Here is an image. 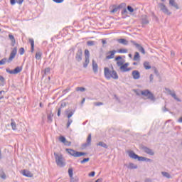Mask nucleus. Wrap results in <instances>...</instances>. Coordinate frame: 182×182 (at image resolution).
Segmentation results:
<instances>
[{"label": "nucleus", "instance_id": "obj_1", "mask_svg": "<svg viewBox=\"0 0 182 182\" xmlns=\"http://www.w3.org/2000/svg\"><path fill=\"white\" fill-rule=\"evenodd\" d=\"M104 75L105 77L107 78V80H110V79L117 80V79H119V75H117V72L114 70L113 67H112V70H110L109 68L105 67L104 68Z\"/></svg>", "mask_w": 182, "mask_h": 182}, {"label": "nucleus", "instance_id": "obj_2", "mask_svg": "<svg viewBox=\"0 0 182 182\" xmlns=\"http://www.w3.org/2000/svg\"><path fill=\"white\" fill-rule=\"evenodd\" d=\"M17 53H18V48L15 47L11 50L9 59H7L6 58H4L0 60V66H2V65H5L6 62H8V63H11V62L14 60V59H15V56H16Z\"/></svg>", "mask_w": 182, "mask_h": 182}, {"label": "nucleus", "instance_id": "obj_3", "mask_svg": "<svg viewBox=\"0 0 182 182\" xmlns=\"http://www.w3.org/2000/svg\"><path fill=\"white\" fill-rule=\"evenodd\" d=\"M54 156L55 157V163L58 167H65L66 166L63 154L55 152Z\"/></svg>", "mask_w": 182, "mask_h": 182}, {"label": "nucleus", "instance_id": "obj_4", "mask_svg": "<svg viewBox=\"0 0 182 182\" xmlns=\"http://www.w3.org/2000/svg\"><path fill=\"white\" fill-rule=\"evenodd\" d=\"M141 95H142V96H145V97H147V99L151 100L152 102L156 101V97H154V95H153L152 92H150V90H144L141 91Z\"/></svg>", "mask_w": 182, "mask_h": 182}, {"label": "nucleus", "instance_id": "obj_5", "mask_svg": "<svg viewBox=\"0 0 182 182\" xmlns=\"http://www.w3.org/2000/svg\"><path fill=\"white\" fill-rule=\"evenodd\" d=\"M130 42L132 43V45H134V46H135V48H136V49H138L139 52H141V53H142V55H146V50H144V48L141 46V45L136 43L134 41H131Z\"/></svg>", "mask_w": 182, "mask_h": 182}, {"label": "nucleus", "instance_id": "obj_6", "mask_svg": "<svg viewBox=\"0 0 182 182\" xmlns=\"http://www.w3.org/2000/svg\"><path fill=\"white\" fill-rule=\"evenodd\" d=\"M6 72H7V73H10V75H18V73H20V72H22V68L21 67H16L13 70H10L9 68H6Z\"/></svg>", "mask_w": 182, "mask_h": 182}, {"label": "nucleus", "instance_id": "obj_7", "mask_svg": "<svg viewBox=\"0 0 182 182\" xmlns=\"http://www.w3.org/2000/svg\"><path fill=\"white\" fill-rule=\"evenodd\" d=\"M159 8L160 9V11H162L164 14L166 15H171V12L168 11V9L164 5L163 3L159 4Z\"/></svg>", "mask_w": 182, "mask_h": 182}, {"label": "nucleus", "instance_id": "obj_8", "mask_svg": "<svg viewBox=\"0 0 182 182\" xmlns=\"http://www.w3.org/2000/svg\"><path fill=\"white\" fill-rule=\"evenodd\" d=\"M114 60L117 62V66H118L119 68L123 65V64H124V62H126V60L123 59L121 55L117 56Z\"/></svg>", "mask_w": 182, "mask_h": 182}, {"label": "nucleus", "instance_id": "obj_9", "mask_svg": "<svg viewBox=\"0 0 182 182\" xmlns=\"http://www.w3.org/2000/svg\"><path fill=\"white\" fill-rule=\"evenodd\" d=\"M82 56H83V51L82 50V48H80L77 50L75 54V60H77V62H82Z\"/></svg>", "mask_w": 182, "mask_h": 182}, {"label": "nucleus", "instance_id": "obj_10", "mask_svg": "<svg viewBox=\"0 0 182 182\" xmlns=\"http://www.w3.org/2000/svg\"><path fill=\"white\" fill-rule=\"evenodd\" d=\"M141 149L144 151V153H146V154H149V156H154V151H153L151 149L145 146H141Z\"/></svg>", "mask_w": 182, "mask_h": 182}, {"label": "nucleus", "instance_id": "obj_11", "mask_svg": "<svg viewBox=\"0 0 182 182\" xmlns=\"http://www.w3.org/2000/svg\"><path fill=\"white\" fill-rule=\"evenodd\" d=\"M92 144V134H89L87 138V141L85 144H82V148L86 149V147H89Z\"/></svg>", "mask_w": 182, "mask_h": 182}, {"label": "nucleus", "instance_id": "obj_12", "mask_svg": "<svg viewBox=\"0 0 182 182\" xmlns=\"http://www.w3.org/2000/svg\"><path fill=\"white\" fill-rule=\"evenodd\" d=\"M132 75L133 79L135 80H138V79H140V72L139 70H133L132 73Z\"/></svg>", "mask_w": 182, "mask_h": 182}, {"label": "nucleus", "instance_id": "obj_13", "mask_svg": "<svg viewBox=\"0 0 182 182\" xmlns=\"http://www.w3.org/2000/svg\"><path fill=\"white\" fill-rule=\"evenodd\" d=\"M65 151L70 154V156H73V157H77V151H75L72 149H66Z\"/></svg>", "mask_w": 182, "mask_h": 182}, {"label": "nucleus", "instance_id": "obj_14", "mask_svg": "<svg viewBox=\"0 0 182 182\" xmlns=\"http://www.w3.org/2000/svg\"><path fill=\"white\" fill-rule=\"evenodd\" d=\"M116 52L117 51H116L115 50L109 51L107 53V55H108L106 56V59H113L114 58V55L116 54Z\"/></svg>", "mask_w": 182, "mask_h": 182}, {"label": "nucleus", "instance_id": "obj_15", "mask_svg": "<svg viewBox=\"0 0 182 182\" xmlns=\"http://www.w3.org/2000/svg\"><path fill=\"white\" fill-rule=\"evenodd\" d=\"M168 92L169 95L171 97H173L175 100H176V102H181V100H180V98H178L177 97V95H176V92H172L171 90H168Z\"/></svg>", "mask_w": 182, "mask_h": 182}, {"label": "nucleus", "instance_id": "obj_16", "mask_svg": "<svg viewBox=\"0 0 182 182\" xmlns=\"http://www.w3.org/2000/svg\"><path fill=\"white\" fill-rule=\"evenodd\" d=\"M21 174L23 175V176H25V177H33V173H31V171H27V170H23V171H22V173H21Z\"/></svg>", "mask_w": 182, "mask_h": 182}, {"label": "nucleus", "instance_id": "obj_17", "mask_svg": "<svg viewBox=\"0 0 182 182\" xmlns=\"http://www.w3.org/2000/svg\"><path fill=\"white\" fill-rule=\"evenodd\" d=\"M169 5L175 8V9H179L178 4L176 2V0H169Z\"/></svg>", "mask_w": 182, "mask_h": 182}, {"label": "nucleus", "instance_id": "obj_18", "mask_svg": "<svg viewBox=\"0 0 182 182\" xmlns=\"http://www.w3.org/2000/svg\"><path fill=\"white\" fill-rule=\"evenodd\" d=\"M99 70V66L97 65V63L95 62V60H92V70L94 73H97Z\"/></svg>", "mask_w": 182, "mask_h": 182}, {"label": "nucleus", "instance_id": "obj_19", "mask_svg": "<svg viewBox=\"0 0 182 182\" xmlns=\"http://www.w3.org/2000/svg\"><path fill=\"white\" fill-rule=\"evenodd\" d=\"M119 70L124 73L126 72H130V70H132V68H127L122 65L119 67Z\"/></svg>", "mask_w": 182, "mask_h": 182}, {"label": "nucleus", "instance_id": "obj_20", "mask_svg": "<svg viewBox=\"0 0 182 182\" xmlns=\"http://www.w3.org/2000/svg\"><path fill=\"white\" fill-rule=\"evenodd\" d=\"M129 156L131 159H134V160H137V158L139 157V155L136 154V153H134V151H129Z\"/></svg>", "mask_w": 182, "mask_h": 182}, {"label": "nucleus", "instance_id": "obj_21", "mask_svg": "<svg viewBox=\"0 0 182 182\" xmlns=\"http://www.w3.org/2000/svg\"><path fill=\"white\" fill-rule=\"evenodd\" d=\"M141 23H142V25H148V23H149V18H147V16H146V15L142 16Z\"/></svg>", "mask_w": 182, "mask_h": 182}, {"label": "nucleus", "instance_id": "obj_22", "mask_svg": "<svg viewBox=\"0 0 182 182\" xmlns=\"http://www.w3.org/2000/svg\"><path fill=\"white\" fill-rule=\"evenodd\" d=\"M9 38L11 41V46H15V44L16 43V40H15V37L14 36V35L9 34Z\"/></svg>", "mask_w": 182, "mask_h": 182}, {"label": "nucleus", "instance_id": "obj_23", "mask_svg": "<svg viewBox=\"0 0 182 182\" xmlns=\"http://www.w3.org/2000/svg\"><path fill=\"white\" fill-rule=\"evenodd\" d=\"M47 122L48 123H52L53 120V113H52V112H50L49 114H48L47 115Z\"/></svg>", "mask_w": 182, "mask_h": 182}, {"label": "nucleus", "instance_id": "obj_24", "mask_svg": "<svg viewBox=\"0 0 182 182\" xmlns=\"http://www.w3.org/2000/svg\"><path fill=\"white\" fill-rule=\"evenodd\" d=\"M117 42L119 43H121L122 45H124V46L129 45V41L124 38H119L117 40Z\"/></svg>", "mask_w": 182, "mask_h": 182}, {"label": "nucleus", "instance_id": "obj_25", "mask_svg": "<svg viewBox=\"0 0 182 182\" xmlns=\"http://www.w3.org/2000/svg\"><path fill=\"white\" fill-rule=\"evenodd\" d=\"M133 60H135L136 62H139L140 60V54L139 52H135Z\"/></svg>", "mask_w": 182, "mask_h": 182}, {"label": "nucleus", "instance_id": "obj_26", "mask_svg": "<svg viewBox=\"0 0 182 182\" xmlns=\"http://www.w3.org/2000/svg\"><path fill=\"white\" fill-rule=\"evenodd\" d=\"M137 165L133 164V163H129V165L127 166V168H129V170H134L137 168Z\"/></svg>", "mask_w": 182, "mask_h": 182}, {"label": "nucleus", "instance_id": "obj_27", "mask_svg": "<svg viewBox=\"0 0 182 182\" xmlns=\"http://www.w3.org/2000/svg\"><path fill=\"white\" fill-rule=\"evenodd\" d=\"M161 174H162L163 177H166V178H173V176H171V175L170 173H168V172L162 171Z\"/></svg>", "mask_w": 182, "mask_h": 182}, {"label": "nucleus", "instance_id": "obj_28", "mask_svg": "<svg viewBox=\"0 0 182 182\" xmlns=\"http://www.w3.org/2000/svg\"><path fill=\"white\" fill-rule=\"evenodd\" d=\"M97 146H100V147H103L104 149H109V146L106 144V143L103 141H100L98 144H97Z\"/></svg>", "mask_w": 182, "mask_h": 182}, {"label": "nucleus", "instance_id": "obj_29", "mask_svg": "<svg viewBox=\"0 0 182 182\" xmlns=\"http://www.w3.org/2000/svg\"><path fill=\"white\" fill-rule=\"evenodd\" d=\"M29 42L31 43V52L33 53V50H35V41H33V38H29Z\"/></svg>", "mask_w": 182, "mask_h": 182}, {"label": "nucleus", "instance_id": "obj_30", "mask_svg": "<svg viewBox=\"0 0 182 182\" xmlns=\"http://www.w3.org/2000/svg\"><path fill=\"white\" fill-rule=\"evenodd\" d=\"M144 68L146 70H149V69H151V66L150 65V63L146 61L144 63Z\"/></svg>", "mask_w": 182, "mask_h": 182}, {"label": "nucleus", "instance_id": "obj_31", "mask_svg": "<svg viewBox=\"0 0 182 182\" xmlns=\"http://www.w3.org/2000/svg\"><path fill=\"white\" fill-rule=\"evenodd\" d=\"M112 8L113 9L111 10V14H116V12H118V11L119 10V7L115 5H114Z\"/></svg>", "mask_w": 182, "mask_h": 182}, {"label": "nucleus", "instance_id": "obj_32", "mask_svg": "<svg viewBox=\"0 0 182 182\" xmlns=\"http://www.w3.org/2000/svg\"><path fill=\"white\" fill-rule=\"evenodd\" d=\"M42 58V52L41 51H38L36 53V59H37V60H41Z\"/></svg>", "mask_w": 182, "mask_h": 182}, {"label": "nucleus", "instance_id": "obj_33", "mask_svg": "<svg viewBox=\"0 0 182 182\" xmlns=\"http://www.w3.org/2000/svg\"><path fill=\"white\" fill-rule=\"evenodd\" d=\"M75 90L76 92H86V88L83 87H77Z\"/></svg>", "mask_w": 182, "mask_h": 182}, {"label": "nucleus", "instance_id": "obj_34", "mask_svg": "<svg viewBox=\"0 0 182 182\" xmlns=\"http://www.w3.org/2000/svg\"><path fill=\"white\" fill-rule=\"evenodd\" d=\"M90 62V58H85V62L83 63V68H87V65H89Z\"/></svg>", "mask_w": 182, "mask_h": 182}, {"label": "nucleus", "instance_id": "obj_35", "mask_svg": "<svg viewBox=\"0 0 182 182\" xmlns=\"http://www.w3.org/2000/svg\"><path fill=\"white\" fill-rule=\"evenodd\" d=\"M118 53H127L129 50L126 48H121L117 50Z\"/></svg>", "mask_w": 182, "mask_h": 182}, {"label": "nucleus", "instance_id": "obj_36", "mask_svg": "<svg viewBox=\"0 0 182 182\" xmlns=\"http://www.w3.org/2000/svg\"><path fill=\"white\" fill-rule=\"evenodd\" d=\"M85 58L87 59L90 58V53L89 52V50H85Z\"/></svg>", "mask_w": 182, "mask_h": 182}, {"label": "nucleus", "instance_id": "obj_37", "mask_svg": "<svg viewBox=\"0 0 182 182\" xmlns=\"http://www.w3.org/2000/svg\"><path fill=\"white\" fill-rule=\"evenodd\" d=\"M11 126L12 127V130H16V123L14 122V119H11Z\"/></svg>", "mask_w": 182, "mask_h": 182}, {"label": "nucleus", "instance_id": "obj_38", "mask_svg": "<svg viewBox=\"0 0 182 182\" xmlns=\"http://www.w3.org/2000/svg\"><path fill=\"white\" fill-rule=\"evenodd\" d=\"M79 181V178H77V176L75 177H70V182H78Z\"/></svg>", "mask_w": 182, "mask_h": 182}, {"label": "nucleus", "instance_id": "obj_39", "mask_svg": "<svg viewBox=\"0 0 182 182\" xmlns=\"http://www.w3.org/2000/svg\"><path fill=\"white\" fill-rule=\"evenodd\" d=\"M117 6L119 9H124L126 8V3H122Z\"/></svg>", "mask_w": 182, "mask_h": 182}, {"label": "nucleus", "instance_id": "obj_40", "mask_svg": "<svg viewBox=\"0 0 182 182\" xmlns=\"http://www.w3.org/2000/svg\"><path fill=\"white\" fill-rule=\"evenodd\" d=\"M49 73H50V68H46L44 70V75H49Z\"/></svg>", "mask_w": 182, "mask_h": 182}, {"label": "nucleus", "instance_id": "obj_41", "mask_svg": "<svg viewBox=\"0 0 182 182\" xmlns=\"http://www.w3.org/2000/svg\"><path fill=\"white\" fill-rule=\"evenodd\" d=\"M82 156H86V153L85 152H77V157H82Z\"/></svg>", "mask_w": 182, "mask_h": 182}, {"label": "nucleus", "instance_id": "obj_42", "mask_svg": "<svg viewBox=\"0 0 182 182\" xmlns=\"http://www.w3.org/2000/svg\"><path fill=\"white\" fill-rule=\"evenodd\" d=\"M68 174L70 177H73V169L72 168L68 169Z\"/></svg>", "mask_w": 182, "mask_h": 182}, {"label": "nucleus", "instance_id": "obj_43", "mask_svg": "<svg viewBox=\"0 0 182 182\" xmlns=\"http://www.w3.org/2000/svg\"><path fill=\"white\" fill-rule=\"evenodd\" d=\"M73 122V121L70 119V118H68V121L67 123V129H69V127H70V124H72Z\"/></svg>", "mask_w": 182, "mask_h": 182}, {"label": "nucleus", "instance_id": "obj_44", "mask_svg": "<svg viewBox=\"0 0 182 182\" xmlns=\"http://www.w3.org/2000/svg\"><path fill=\"white\" fill-rule=\"evenodd\" d=\"M127 11H129V12L132 14L134 12V9H133V7H132L131 6H127Z\"/></svg>", "mask_w": 182, "mask_h": 182}, {"label": "nucleus", "instance_id": "obj_45", "mask_svg": "<svg viewBox=\"0 0 182 182\" xmlns=\"http://www.w3.org/2000/svg\"><path fill=\"white\" fill-rule=\"evenodd\" d=\"M90 160V158H85L83 160L80 161L81 164H85V163H87Z\"/></svg>", "mask_w": 182, "mask_h": 182}, {"label": "nucleus", "instance_id": "obj_46", "mask_svg": "<svg viewBox=\"0 0 182 182\" xmlns=\"http://www.w3.org/2000/svg\"><path fill=\"white\" fill-rule=\"evenodd\" d=\"M59 140L61 141V143H65V141H66V138H65V136H60L59 137Z\"/></svg>", "mask_w": 182, "mask_h": 182}, {"label": "nucleus", "instance_id": "obj_47", "mask_svg": "<svg viewBox=\"0 0 182 182\" xmlns=\"http://www.w3.org/2000/svg\"><path fill=\"white\" fill-rule=\"evenodd\" d=\"M88 46H95V41H89L87 42Z\"/></svg>", "mask_w": 182, "mask_h": 182}, {"label": "nucleus", "instance_id": "obj_48", "mask_svg": "<svg viewBox=\"0 0 182 182\" xmlns=\"http://www.w3.org/2000/svg\"><path fill=\"white\" fill-rule=\"evenodd\" d=\"M73 114H75V110L71 111L68 114V118L70 119V117H72V116H73Z\"/></svg>", "mask_w": 182, "mask_h": 182}, {"label": "nucleus", "instance_id": "obj_49", "mask_svg": "<svg viewBox=\"0 0 182 182\" xmlns=\"http://www.w3.org/2000/svg\"><path fill=\"white\" fill-rule=\"evenodd\" d=\"M145 158H146V157H144V156H138V157H137L136 159H137V160H138L139 161H144Z\"/></svg>", "mask_w": 182, "mask_h": 182}, {"label": "nucleus", "instance_id": "obj_50", "mask_svg": "<svg viewBox=\"0 0 182 182\" xmlns=\"http://www.w3.org/2000/svg\"><path fill=\"white\" fill-rule=\"evenodd\" d=\"M19 53H20V55H23V53H25V48H21L19 49Z\"/></svg>", "mask_w": 182, "mask_h": 182}, {"label": "nucleus", "instance_id": "obj_51", "mask_svg": "<svg viewBox=\"0 0 182 182\" xmlns=\"http://www.w3.org/2000/svg\"><path fill=\"white\" fill-rule=\"evenodd\" d=\"M94 106H103V102H94Z\"/></svg>", "mask_w": 182, "mask_h": 182}, {"label": "nucleus", "instance_id": "obj_52", "mask_svg": "<svg viewBox=\"0 0 182 182\" xmlns=\"http://www.w3.org/2000/svg\"><path fill=\"white\" fill-rule=\"evenodd\" d=\"M64 144H65V146H70L72 144V142L65 140Z\"/></svg>", "mask_w": 182, "mask_h": 182}, {"label": "nucleus", "instance_id": "obj_53", "mask_svg": "<svg viewBox=\"0 0 182 182\" xmlns=\"http://www.w3.org/2000/svg\"><path fill=\"white\" fill-rule=\"evenodd\" d=\"M154 79V75L153 74H151L150 76H149L150 82H152Z\"/></svg>", "mask_w": 182, "mask_h": 182}, {"label": "nucleus", "instance_id": "obj_54", "mask_svg": "<svg viewBox=\"0 0 182 182\" xmlns=\"http://www.w3.org/2000/svg\"><path fill=\"white\" fill-rule=\"evenodd\" d=\"M126 14H127V9L125 8L122 11V15H126Z\"/></svg>", "mask_w": 182, "mask_h": 182}, {"label": "nucleus", "instance_id": "obj_55", "mask_svg": "<svg viewBox=\"0 0 182 182\" xmlns=\"http://www.w3.org/2000/svg\"><path fill=\"white\" fill-rule=\"evenodd\" d=\"M95 174H96V173L95 171H92L89 173V177H95Z\"/></svg>", "mask_w": 182, "mask_h": 182}, {"label": "nucleus", "instance_id": "obj_56", "mask_svg": "<svg viewBox=\"0 0 182 182\" xmlns=\"http://www.w3.org/2000/svg\"><path fill=\"white\" fill-rule=\"evenodd\" d=\"M1 178H3V180H5L6 178V175L3 173L1 175H0Z\"/></svg>", "mask_w": 182, "mask_h": 182}, {"label": "nucleus", "instance_id": "obj_57", "mask_svg": "<svg viewBox=\"0 0 182 182\" xmlns=\"http://www.w3.org/2000/svg\"><path fill=\"white\" fill-rule=\"evenodd\" d=\"M16 2L18 4V5H22L23 0H16Z\"/></svg>", "mask_w": 182, "mask_h": 182}, {"label": "nucleus", "instance_id": "obj_58", "mask_svg": "<svg viewBox=\"0 0 182 182\" xmlns=\"http://www.w3.org/2000/svg\"><path fill=\"white\" fill-rule=\"evenodd\" d=\"M53 1L56 4H62V2H63V0H53Z\"/></svg>", "mask_w": 182, "mask_h": 182}, {"label": "nucleus", "instance_id": "obj_59", "mask_svg": "<svg viewBox=\"0 0 182 182\" xmlns=\"http://www.w3.org/2000/svg\"><path fill=\"white\" fill-rule=\"evenodd\" d=\"M60 112H62V107H60L58 109V113H57V115L58 116H60Z\"/></svg>", "mask_w": 182, "mask_h": 182}, {"label": "nucleus", "instance_id": "obj_60", "mask_svg": "<svg viewBox=\"0 0 182 182\" xmlns=\"http://www.w3.org/2000/svg\"><path fill=\"white\" fill-rule=\"evenodd\" d=\"M11 5H15L16 4V0H10Z\"/></svg>", "mask_w": 182, "mask_h": 182}, {"label": "nucleus", "instance_id": "obj_61", "mask_svg": "<svg viewBox=\"0 0 182 182\" xmlns=\"http://www.w3.org/2000/svg\"><path fill=\"white\" fill-rule=\"evenodd\" d=\"M0 82H5V78L1 75H0Z\"/></svg>", "mask_w": 182, "mask_h": 182}, {"label": "nucleus", "instance_id": "obj_62", "mask_svg": "<svg viewBox=\"0 0 182 182\" xmlns=\"http://www.w3.org/2000/svg\"><path fill=\"white\" fill-rule=\"evenodd\" d=\"M144 161L151 163V161H151V159L145 157Z\"/></svg>", "mask_w": 182, "mask_h": 182}, {"label": "nucleus", "instance_id": "obj_63", "mask_svg": "<svg viewBox=\"0 0 182 182\" xmlns=\"http://www.w3.org/2000/svg\"><path fill=\"white\" fill-rule=\"evenodd\" d=\"M162 110H163V112H168V109H167V107H166V106L162 108Z\"/></svg>", "mask_w": 182, "mask_h": 182}, {"label": "nucleus", "instance_id": "obj_64", "mask_svg": "<svg viewBox=\"0 0 182 182\" xmlns=\"http://www.w3.org/2000/svg\"><path fill=\"white\" fill-rule=\"evenodd\" d=\"M65 106H66V102H62L61 105H60V107L62 109V107H65Z\"/></svg>", "mask_w": 182, "mask_h": 182}]
</instances>
